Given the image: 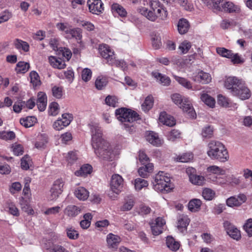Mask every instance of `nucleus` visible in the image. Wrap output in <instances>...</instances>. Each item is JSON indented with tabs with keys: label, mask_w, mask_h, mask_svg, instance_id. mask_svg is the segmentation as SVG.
<instances>
[{
	"label": "nucleus",
	"mask_w": 252,
	"mask_h": 252,
	"mask_svg": "<svg viewBox=\"0 0 252 252\" xmlns=\"http://www.w3.org/2000/svg\"><path fill=\"white\" fill-rule=\"evenodd\" d=\"M20 205L21 209L28 215H33L34 214V210L31 207L28 200H26L22 197L20 201Z\"/></svg>",
	"instance_id": "473e14b6"
},
{
	"label": "nucleus",
	"mask_w": 252,
	"mask_h": 252,
	"mask_svg": "<svg viewBox=\"0 0 252 252\" xmlns=\"http://www.w3.org/2000/svg\"><path fill=\"white\" fill-rule=\"evenodd\" d=\"M15 47L19 50H22L24 52H28L30 49L29 44L26 41L19 39H16L14 41Z\"/></svg>",
	"instance_id": "4c0bfd02"
},
{
	"label": "nucleus",
	"mask_w": 252,
	"mask_h": 252,
	"mask_svg": "<svg viewBox=\"0 0 252 252\" xmlns=\"http://www.w3.org/2000/svg\"><path fill=\"white\" fill-rule=\"evenodd\" d=\"M137 11L148 20L152 22H155L157 20V17L156 15H155L154 11L151 8L148 9L147 7L141 6L138 8Z\"/></svg>",
	"instance_id": "412c9836"
},
{
	"label": "nucleus",
	"mask_w": 252,
	"mask_h": 252,
	"mask_svg": "<svg viewBox=\"0 0 252 252\" xmlns=\"http://www.w3.org/2000/svg\"><path fill=\"white\" fill-rule=\"evenodd\" d=\"M99 51L101 56L107 61L108 64L109 60H112L115 57L114 51L107 44L100 45Z\"/></svg>",
	"instance_id": "2eb2a0df"
},
{
	"label": "nucleus",
	"mask_w": 252,
	"mask_h": 252,
	"mask_svg": "<svg viewBox=\"0 0 252 252\" xmlns=\"http://www.w3.org/2000/svg\"><path fill=\"white\" fill-rule=\"evenodd\" d=\"M88 5L90 12L99 15L104 10L103 3L101 0H88Z\"/></svg>",
	"instance_id": "4468645a"
},
{
	"label": "nucleus",
	"mask_w": 252,
	"mask_h": 252,
	"mask_svg": "<svg viewBox=\"0 0 252 252\" xmlns=\"http://www.w3.org/2000/svg\"><path fill=\"white\" fill-rule=\"evenodd\" d=\"M67 237L72 240L77 239L79 237V233L77 231L72 227H68L66 229Z\"/></svg>",
	"instance_id": "680f3d73"
},
{
	"label": "nucleus",
	"mask_w": 252,
	"mask_h": 252,
	"mask_svg": "<svg viewBox=\"0 0 252 252\" xmlns=\"http://www.w3.org/2000/svg\"><path fill=\"white\" fill-rule=\"evenodd\" d=\"M215 195V192L211 189L205 188L202 191V196L206 200H212Z\"/></svg>",
	"instance_id": "603ef678"
},
{
	"label": "nucleus",
	"mask_w": 252,
	"mask_h": 252,
	"mask_svg": "<svg viewBox=\"0 0 252 252\" xmlns=\"http://www.w3.org/2000/svg\"><path fill=\"white\" fill-rule=\"evenodd\" d=\"M193 155L191 153H185L177 157V160L179 162H188L193 159Z\"/></svg>",
	"instance_id": "052dcab7"
},
{
	"label": "nucleus",
	"mask_w": 252,
	"mask_h": 252,
	"mask_svg": "<svg viewBox=\"0 0 252 252\" xmlns=\"http://www.w3.org/2000/svg\"><path fill=\"white\" fill-rule=\"evenodd\" d=\"M153 184L155 190L163 193L169 192L173 188L169 174L163 171H159L155 175Z\"/></svg>",
	"instance_id": "20e7f679"
},
{
	"label": "nucleus",
	"mask_w": 252,
	"mask_h": 252,
	"mask_svg": "<svg viewBox=\"0 0 252 252\" xmlns=\"http://www.w3.org/2000/svg\"><path fill=\"white\" fill-rule=\"evenodd\" d=\"M166 244L169 250L176 252L179 250L180 247L179 242L176 241L172 236H167L166 240Z\"/></svg>",
	"instance_id": "a878e982"
},
{
	"label": "nucleus",
	"mask_w": 252,
	"mask_h": 252,
	"mask_svg": "<svg viewBox=\"0 0 252 252\" xmlns=\"http://www.w3.org/2000/svg\"><path fill=\"white\" fill-rule=\"evenodd\" d=\"M118 98L115 96H107L105 98V103L107 105L115 107L118 103Z\"/></svg>",
	"instance_id": "338daca9"
},
{
	"label": "nucleus",
	"mask_w": 252,
	"mask_h": 252,
	"mask_svg": "<svg viewBox=\"0 0 252 252\" xmlns=\"http://www.w3.org/2000/svg\"><path fill=\"white\" fill-rule=\"evenodd\" d=\"M135 204V200L133 197L127 196L126 197L122 205L120 207V210L122 211H128L133 208Z\"/></svg>",
	"instance_id": "393cba45"
},
{
	"label": "nucleus",
	"mask_w": 252,
	"mask_h": 252,
	"mask_svg": "<svg viewBox=\"0 0 252 252\" xmlns=\"http://www.w3.org/2000/svg\"><path fill=\"white\" fill-rule=\"evenodd\" d=\"M189 27V25L187 20L181 19L179 20L178 24V30L180 34L186 33L188 31Z\"/></svg>",
	"instance_id": "72a5a7b5"
},
{
	"label": "nucleus",
	"mask_w": 252,
	"mask_h": 252,
	"mask_svg": "<svg viewBox=\"0 0 252 252\" xmlns=\"http://www.w3.org/2000/svg\"><path fill=\"white\" fill-rule=\"evenodd\" d=\"M92 167L89 164L83 165L79 170L75 172V175L77 176H86L90 174L92 171Z\"/></svg>",
	"instance_id": "2f4dec72"
},
{
	"label": "nucleus",
	"mask_w": 252,
	"mask_h": 252,
	"mask_svg": "<svg viewBox=\"0 0 252 252\" xmlns=\"http://www.w3.org/2000/svg\"><path fill=\"white\" fill-rule=\"evenodd\" d=\"M143 166L140 167L138 169L139 175L143 177L146 178L149 174L152 173L154 169V165L153 163H147L146 164H143Z\"/></svg>",
	"instance_id": "b1692460"
},
{
	"label": "nucleus",
	"mask_w": 252,
	"mask_h": 252,
	"mask_svg": "<svg viewBox=\"0 0 252 252\" xmlns=\"http://www.w3.org/2000/svg\"><path fill=\"white\" fill-rule=\"evenodd\" d=\"M227 233L233 239L238 241L241 238L240 231L229 221H226L223 223Z\"/></svg>",
	"instance_id": "dca6fc26"
},
{
	"label": "nucleus",
	"mask_w": 252,
	"mask_h": 252,
	"mask_svg": "<svg viewBox=\"0 0 252 252\" xmlns=\"http://www.w3.org/2000/svg\"><path fill=\"white\" fill-rule=\"evenodd\" d=\"M30 68L29 63L25 62H19L16 64L15 70L18 73H25L28 71Z\"/></svg>",
	"instance_id": "a19ab883"
},
{
	"label": "nucleus",
	"mask_w": 252,
	"mask_h": 252,
	"mask_svg": "<svg viewBox=\"0 0 252 252\" xmlns=\"http://www.w3.org/2000/svg\"><path fill=\"white\" fill-rule=\"evenodd\" d=\"M200 98L205 104L210 107H213L215 106V100L208 94L206 93L201 94Z\"/></svg>",
	"instance_id": "37998d69"
},
{
	"label": "nucleus",
	"mask_w": 252,
	"mask_h": 252,
	"mask_svg": "<svg viewBox=\"0 0 252 252\" xmlns=\"http://www.w3.org/2000/svg\"><path fill=\"white\" fill-rule=\"evenodd\" d=\"M166 136L169 141L173 142L180 138L181 132L177 129H173L168 132Z\"/></svg>",
	"instance_id": "09e8293b"
},
{
	"label": "nucleus",
	"mask_w": 252,
	"mask_h": 252,
	"mask_svg": "<svg viewBox=\"0 0 252 252\" xmlns=\"http://www.w3.org/2000/svg\"><path fill=\"white\" fill-rule=\"evenodd\" d=\"M111 65H115L117 67L121 68L123 70H125L127 67V63L123 60H117L115 57L112 60H109L108 63Z\"/></svg>",
	"instance_id": "ea45409f"
},
{
	"label": "nucleus",
	"mask_w": 252,
	"mask_h": 252,
	"mask_svg": "<svg viewBox=\"0 0 252 252\" xmlns=\"http://www.w3.org/2000/svg\"><path fill=\"white\" fill-rule=\"evenodd\" d=\"M202 204V201L199 199H193L188 204L189 210L192 212L198 211Z\"/></svg>",
	"instance_id": "e433bc0d"
},
{
	"label": "nucleus",
	"mask_w": 252,
	"mask_h": 252,
	"mask_svg": "<svg viewBox=\"0 0 252 252\" xmlns=\"http://www.w3.org/2000/svg\"><path fill=\"white\" fill-rule=\"evenodd\" d=\"M214 128L210 126H204L201 131V135L204 138H211L213 136Z\"/></svg>",
	"instance_id": "de8ad7c7"
},
{
	"label": "nucleus",
	"mask_w": 252,
	"mask_h": 252,
	"mask_svg": "<svg viewBox=\"0 0 252 252\" xmlns=\"http://www.w3.org/2000/svg\"><path fill=\"white\" fill-rule=\"evenodd\" d=\"M31 83L33 86H37L40 84L38 73L35 71H32L30 73Z\"/></svg>",
	"instance_id": "bf43d9fd"
},
{
	"label": "nucleus",
	"mask_w": 252,
	"mask_h": 252,
	"mask_svg": "<svg viewBox=\"0 0 252 252\" xmlns=\"http://www.w3.org/2000/svg\"><path fill=\"white\" fill-rule=\"evenodd\" d=\"M153 103V97L150 95L146 97L145 101L141 105L142 110L145 112L148 111L152 108Z\"/></svg>",
	"instance_id": "c03bdc74"
},
{
	"label": "nucleus",
	"mask_w": 252,
	"mask_h": 252,
	"mask_svg": "<svg viewBox=\"0 0 252 252\" xmlns=\"http://www.w3.org/2000/svg\"><path fill=\"white\" fill-rule=\"evenodd\" d=\"M49 61L50 64L54 68L61 69L65 68L66 66L64 62L62 59L54 56L49 57Z\"/></svg>",
	"instance_id": "bb28decb"
},
{
	"label": "nucleus",
	"mask_w": 252,
	"mask_h": 252,
	"mask_svg": "<svg viewBox=\"0 0 252 252\" xmlns=\"http://www.w3.org/2000/svg\"><path fill=\"white\" fill-rule=\"evenodd\" d=\"M81 211V209L80 207L74 205H70L67 206L64 210V214L69 217H74L78 215Z\"/></svg>",
	"instance_id": "cd10ccee"
},
{
	"label": "nucleus",
	"mask_w": 252,
	"mask_h": 252,
	"mask_svg": "<svg viewBox=\"0 0 252 252\" xmlns=\"http://www.w3.org/2000/svg\"><path fill=\"white\" fill-rule=\"evenodd\" d=\"M247 198L245 194L240 193L237 196H233L227 199L226 202L228 206L239 207L247 201Z\"/></svg>",
	"instance_id": "f8f14e48"
},
{
	"label": "nucleus",
	"mask_w": 252,
	"mask_h": 252,
	"mask_svg": "<svg viewBox=\"0 0 252 252\" xmlns=\"http://www.w3.org/2000/svg\"><path fill=\"white\" fill-rule=\"evenodd\" d=\"M171 99L173 102L181 108L184 112L187 113L189 116L191 118L195 117V111L189 98H183L179 94H174L171 95Z\"/></svg>",
	"instance_id": "39448f33"
},
{
	"label": "nucleus",
	"mask_w": 252,
	"mask_h": 252,
	"mask_svg": "<svg viewBox=\"0 0 252 252\" xmlns=\"http://www.w3.org/2000/svg\"><path fill=\"white\" fill-rule=\"evenodd\" d=\"M36 105L40 111H44L47 106V98L46 94L42 92L38 93L37 96Z\"/></svg>",
	"instance_id": "4be33fe9"
},
{
	"label": "nucleus",
	"mask_w": 252,
	"mask_h": 252,
	"mask_svg": "<svg viewBox=\"0 0 252 252\" xmlns=\"http://www.w3.org/2000/svg\"><path fill=\"white\" fill-rule=\"evenodd\" d=\"M227 185L231 186L239 185L241 183V180L240 177H237L233 175L226 177Z\"/></svg>",
	"instance_id": "0e129e2a"
},
{
	"label": "nucleus",
	"mask_w": 252,
	"mask_h": 252,
	"mask_svg": "<svg viewBox=\"0 0 252 252\" xmlns=\"http://www.w3.org/2000/svg\"><path fill=\"white\" fill-rule=\"evenodd\" d=\"M153 76L158 81L159 83L164 86H168L170 83V78L165 76L163 75L160 73L155 72L152 73Z\"/></svg>",
	"instance_id": "c9c22d12"
},
{
	"label": "nucleus",
	"mask_w": 252,
	"mask_h": 252,
	"mask_svg": "<svg viewBox=\"0 0 252 252\" xmlns=\"http://www.w3.org/2000/svg\"><path fill=\"white\" fill-rule=\"evenodd\" d=\"M191 46L190 42L187 40H185L180 44L179 49L181 51L182 53L186 54L188 53Z\"/></svg>",
	"instance_id": "e2e57ef3"
},
{
	"label": "nucleus",
	"mask_w": 252,
	"mask_h": 252,
	"mask_svg": "<svg viewBox=\"0 0 252 252\" xmlns=\"http://www.w3.org/2000/svg\"><path fill=\"white\" fill-rule=\"evenodd\" d=\"M189 181L194 185L203 186L205 183V178L202 175L196 174V169L193 167H189L186 169Z\"/></svg>",
	"instance_id": "0eeeda50"
},
{
	"label": "nucleus",
	"mask_w": 252,
	"mask_h": 252,
	"mask_svg": "<svg viewBox=\"0 0 252 252\" xmlns=\"http://www.w3.org/2000/svg\"><path fill=\"white\" fill-rule=\"evenodd\" d=\"M115 115L124 128L127 130H130L133 127V123L139 119V115L136 112L125 108L116 109Z\"/></svg>",
	"instance_id": "7ed1b4c3"
},
{
	"label": "nucleus",
	"mask_w": 252,
	"mask_h": 252,
	"mask_svg": "<svg viewBox=\"0 0 252 252\" xmlns=\"http://www.w3.org/2000/svg\"><path fill=\"white\" fill-rule=\"evenodd\" d=\"M67 35L75 38L76 39L80 40L82 38V31L79 28H72L71 27Z\"/></svg>",
	"instance_id": "6e6d98bb"
},
{
	"label": "nucleus",
	"mask_w": 252,
	"mask_h": 252,
	"mask_svg": "<svg viewBox=\"0 0 252 252\" xmlns=\"http://www.w3.org/2000/svg\"><path fill=\"white\" fill-rule=\"evenodd\" d=\"M121 241V237L113 233H109L106 237V242L109 249L116 250Z\"/></svg>",
	"instance_id": "a211bd4d"
},
{
	"label": "nucleus",
	"mask_w": 252,
	"mask_h": 252,
	"mask_svg": "<svg viewBox=\"0 0 252 252\" xmlns=\"http://www.w3.org/2000/svg\"><path fill=\"white\" fill-rule=\"evenodd\" d=\"M207 154L213 160L226 162L229 160L228 151L223 144L216 140H211L207 145Z\"/></svg>",
	"instance_id": "f03ea898"
},
{
	"label": "nucleus",
	"mask_w": 252,
	"mask_h": 252,
	"mask_svg": "<svg viewBox=\"0 0 252 252\" xmlns=\"http://www.w3.org/2000/svg\"><path fill=\"white\" fill-rule=\"evenodd\" d=\"M192 80L203 84H207L211 81L212 77L209 73L200 71L197 74L192 77Z\"/></svg>",
	"instance_id": "6ab92c4d"
},
{
	"label": "nucleus",
	"mask_w": 252,
	"mask_h": 252,
	"mask_svg": "<svg viewBox=\"0 0 252 252\" xmlns=\"http://www.w3.org/2000/svg\"><path fill=\"white\" fill-rule=\"evenodd\" d=\"M145 138L148 142L156 146H159L163 142V140L159 137L158 134L152 131H147Z\"/></svg>",
	"instance_id": "f3484780"
},
{
	"label": "nucleus",
	"mask_w": 252,
	"mask_h": 252,
	"mask_svg": "<svg viewBox=\"0 0 252 252\" xmlns=\"http://www.w3.org/2000/svg\"><path fill=\"white\" fill-rule=\"evenodd\" d=\"M232 94L237 96L242 100H245L251 97V93L243 81L242 84L237 88V89L233 90Z\"/></svg>",
	"instance_id": "1a4fd4ad"
},
{
	"label": "nucleus",
	"mask_w": 252,
	"mask_h": 252,
	"mask_svg": "<svg viewBox=\"0 0 252 252\" xmlns=\"http://www.w3.org/2000/svg\"><path fill=\"white\" fill-rule=\"evenodd\" d=\"M92 218L93 216L91 213L85 214L83 217L84 219L80 222L81 227L84 229H87L91 225Z\"/></svg>",
	"instance_id": "79ce46f5"
},
{
	"label": "nucleus",
	"mask_w": 252,
	"mask_h": 252,
	"mask_svg": "<svg viewBox=\"0 0 252 252\" xmlns=\"http://www.w3.org/2000/svg\"><path fill=\"white\" fill-rule=\"evenodd\" d=\"M149 5L150 8L154 11L155 15L158 19L164 20L166 19L168 12L166 8L162 5L160 4L159 1L155 0H150Z\"/></svg>",
	"instance_id": "423d86ee"
},
{
	"label": "nucleus",
	"mask_w": 252,
	"mask_h": 252,
	"mask_svg": "<svg viewBox=\"0 0 252 252\" xmlns=\"http://www.w3.org/2000/svg\"><path fill=\"white\" fill-rule=\"evenodd\" d=\"M216 51L219 55L223 57L229 59L232 56V51L223 47L217 48Z\"/></svg>",
	"instance_id": "13d9d810"
},
{
	"label": "nucleus",
	"mask_w": 252,
	"mask_h": 252,
	"mask_svg": "<svg viewBox=\"0 0 252 252\" xmlns=\"http://www.w3.org/2000/svg\"><path fill=\"white\" fill-rule=\"evenodd\" d=\"M64 182L62 179L56 180L50 189V198L52 200L57 199L63 192Z\"/></svg>",
	"instance_id": "9d476101"
},
{
	"label": "nucleus",
	"mask_w": 252,
	"mask_h": 252,
	"mask_svg": "<svg viewBox=\"0 0 252 252\" xmlns=\"http://www.w3.org/2000/svg\"><path fill=\"white\" fill-rule=\"evenodd\" d=\"M112 11L114 14H118L122 17H126L127 12L126 10L118 3H114L111 6Z\"/></svg>",
	"instance_id": "f704fd0d"
},
{
	"label": "nucleus",
	"mask_w": 252,
	"mask_h": 252,
	"mask_svg": "<svg viewBox=\"0 0 252 252\" xmlns=\"http://www.w3.org/2000/svg\"><path fill=\"white\" fill-rule=\"evenodd\" d=\"M150 224L152 234L155 236H157L162 232L163 227L165 224V220L162 218L158 217Z\"/></svg>",
	"instance_id": "9b49d317"
},
{
	"label": "nucleus",
	"mask_w": 252,
	"mask_h": 252,
	"mask_svg": "<svg viewBox=\"0 0 252 252\" xmlns=\"http://www.w3.org/2000/svg\"><path fill=\"white\" fill-rule=\"evenodd\" d=\"M159 121L163 125L169 126H172L175 125V121L174 118L168 115L165 112L160 113L159 117Z\"/></svg>",
	"instance_id": "5701e85b"
},
{
	"label": "nucleus",
	"mask_w": 252,
	"mask_h": 252,
	"mask_svg": "<svg viewBox=\"0 0 252 252\" xmlns=\"http://www.w3.org/2000/svg\"><path fill=\"white\" fill-rule=\"evenodd\" d=\"M189 223V219L186 215H180L178 219L177 227L178 229L182 233L186 232L187 227Z\"/></svg>",
	"instance_id": "aec40b11"
},
{
	"label": "nucleus",
	"mask_w": 252,
	"mask_h": 252,
	"mask_svg": "<svg viewBox=\"0 0 252 252\" xmlns=\"http://www.w3.org/2000/svg\"><path fill=\"white\" fill-rule=\"evenodd\" d=\"M134 186L136 190H140L143 188L147 187L148 186V183L144 179L137 178L135 180Z\"/></svg>",
	"instance_id": "864d4df0"
},
{
	"label": "nucleus",
	"mask_w": 252,
	"mask_h": 252,
	"mask_svg": "<svg viewBox=\"0 0 252 252\" xmlns=\"http://www.w3.org/2000/svg\"><path fill=\"white\" fill-rule=\"evenodd\" d=\"M15 137V134L12 131H0V138L4 140H10Z\"/></svg>",
	"instance_id": "5fc2aeb1"
},
{
	"label": "nucleus",
	"mask_w": 252,
	"mask_h": 252,
	"mask_svg": "<svg viewBox=\"0 0 252 252\" xmlns=\"http://www.w3.org/2000/svg\"><path fill=\"white\" fill-rule=\"evenodd\" d=\"M243 81L235 76L226 77L224 81V87L232 94L233 90L237 89L242 84Z\"/></svg>",
	"instance_id": "ddd939ff"
},
{
	"label": "nucleus",
	"mask_w": 252,
	"mask_h": 252,
	"mask_svg": "<svg viewBox=\"0 0 252 252\" xmlns=\"http://www.w3.org/2000/svg\"><path fill=\"white\" fill-rule=\"evenodd\" d=\"M207 171L211 174H219L220 175H224L225 173L224 170L216 165H212L208 167L207 168Z\"/></svg>",
	"instance_id": "4d7b16f0"
},
{
	"label": "nucleus",
	"mask_w": 252,
	"mask_h": 252,
	"mask_svg": "<svg viewBox=\"0 0 252 252\" xmlns=\"http://www.w3.org/2000/svg\"><path fill=\"white\" fill-rule=\"evenodd\" d=\"M89 126L92 136V146L95 155L102 160H112L115 154L109 143L103 138L100 127L95 123L90 124Z\"/></svg>",
	"instance_id": "f257e3e1"
},
{
	"label": "nucleus",
	"mask_w": 252,
	"mask_h": 252,
	"mask_svg": "<svg viewBox=\"0 0 252 252\" xmlns=\"http://www.w3.org/2000/svg\"><path fill=\"white\" fill-rule=\"evenodd\" d=\"M48 142V137L45 134H41L37 137V141L34 144L35 147L38 149L41 150L44 149Z\"/></svg>",
	"instance_id": "c756f323"
},
{
	"label": "nucleus",
	"mask_w": 252,
	"mask_h": 252,
	"mask_svg": "<svg viewBox=\"0 0 252 252\" xmlns=\"http://www.w3.org/2000/svg\"><path fill=\"white\" fill-rule=\"evenodd\" d=\"M75 196L80 200H86L89 196V191L83 187L77 188L74 191Z\"/></svg>",
	"instance_id": "c85d7f7f"
},
{
	"label": "nucleus",
	"mask_w": 252,
	"mask_h": 252,
	"mask_svg": "<svg viewBox=\"0 0 252 252\" xmlns=\"http://www.w3.org/2000/svg\"><path fill=\"white\" fill-rule=\"evenodd\" d=\"M108 80L106 77L104 76H98L95 82V86L97 89L102 90L106 86Z\"/></svg>",
	"instance_id": "49530a36"
},
{
	"label": "nucleus",
	"mask_w": 252,
	"mask_h": 252,
	"mask_svg": "<svg viewBox=\"0 0 252 252\" xmlns=\"http://www.w3.org/2000/svg\"><path fill=\"white\" fill-rule=\"evenodd\" d=\"M110 185L112 191L118 194L123 188L124 180L120 175L114 174L111 177Z\"/></svg>",
	"instance_id": "6e6552de"
},
{
	"label": "nucleus",
	"mask_w": 252,
	"mask_h": 252,
	"mask_svg": "<svg viewBox=\"0 0 252 252\" xmlns=\"http://www.w3.org/2000/svg\"><path fill=\"white\" fill-rule=\"evenodd\" d=\"M37 122V119L34 116L27 117L21 119L20 124L26 128L33 126Z\"/></svg>",
	"instance_id": "58836bf2"
},
{
	"label": "nucleus",
	"mask_w": 252,
	"mask_h": 252,
	"mask_svg": "<svg viewBox=\"0 0 252 252\" xmlns=\"http://www.w3.org/2000/svg\"><path fill=\"white\" fill-rule=\"evenodd\" d=\"M221 7L222 10L229 13L237 12L240 10L238 6L231 1H224L223 3H221Z\"/></svg>",
	"instance_id": "7c9ffc66"
},
{
	"label": "nucleus",
	"mask_w": 252,
	"mask_h": 252,
	"mask_svg": "<svg viewBox=\"0 0 252 252\" xmlns=\"http://www.w3.org/2000/svg\"><path fill=\"white\" fill-rule=\"evenodd\" d=\"M7 211L11 215L18 217L20 215L19 211L13 203H8L6 206Z\"/></svg>",
	"instance_id": "8fccbe9b"
},
{
	"label": "nucleus",
	"mask_w": 252,
	"mask_h": 252,
	"mask_svg": "<svg viewBox=\"0 0 252 252\" xmlns=\"http://www.w3.org/2000/svg\"><path fill=\"white\" fill-rule=\"evenodd\" d=\"M67 123L68 122H66L65 121L63 122L61 119H58L54 123L53 127L57 130H60L67 126Z\"/></svg>",
	"instance_id": "69168bd1"
},
{
	"label": "nucleus",
	"mask_w": 252,
	"mask_h": 252,
	"mask_svg": "<svg viewBox=\"0 0 252 252\" xmlns=\"http://www.w3.org/2000/svg\"><path fill=\"white\" fill-rule=\"evenodd\" d=\"M72 26L68 22H59L56 24L57 29L62 32H64L67 35Z\"/></svg>",
	"instance_id": "a18cd8bd"
},
{
	"label": "nucleus",
	"mask_w": 252,
	"mask_h": 252,
	"mask_svg": "<svg viewBox=\"0 0 252 252\" xmlns=\"http://www.w3.org/2000/svg\"><path fill=\"white\" fill-rule=\"evenodd\" d=\"M174 77L175 79L184 87L188 89H191L192 88L191 83L186 78L176 75H174Z\"/></svg>",
	"instance_id": "3c124183"
},
{
	"label": "nucleus",
	"mask_w": 252,
	"mask_h": 252,
	"mask_svg": "<svg viewBox=\"0 0 252 252\" xmlns=\"http://www.w3.org/2000/svg\"><path fill=\"white\" fill-rule=\"evenodd\" d=\"M243 227L248 236H252V219H248L244 224Z\"/></svg>",
	"instance_id": "774afa93"
}]
</instances>
